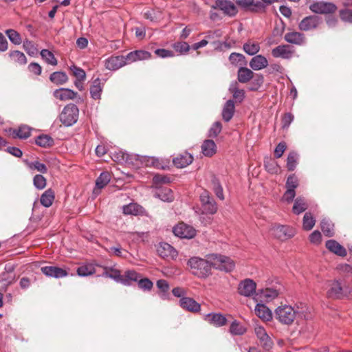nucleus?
<instances>
[{"mask_svg": "<svg viewBox=\"0 0 352 352\" xmlns=\"http://www.w3.org/2000/svg\"><path fill=\"white\" fill-rule=\"evenodd\" d=\"M322 22L321 18L316 15H311L304 18L299 23L298 28L301 31H309L316 29Z\"/></svg>", "mask_w": 352, "mask_h": 352, "instance_id": "10", "label": "nucleus"}, {"mask_svg": "<svg viewBox=\"0 0 352 352\" xmlns=\"http://www.w3.org/2000/svg\"><path fill=\"white\" fill-rule=\"evenodd\" d=\"M309 8L313 12L327 14L335 12L337 7L332 3L319 1L310 5Z\"/></svg>", "mask_w": 352, "mask_h": 352, "instance_id": "8", "label": "nucleus"}, {"mask_svg": "<svg viewBox=\"0 0 352 352\" xmlns=\"http://www.w3.org/2000/svg\"><path fill=\"white\" fill-rule=\"evenodd\" d=\"M256 315L264 321H270L272 319L271 310L264 304L258 303L254 309Z\"/></svg>", "mask_w": 352, "mask_h": 352, "instance_id": "25", "label": "nucleus"}, {"mask_svg": "<svg viewBox=\"0 0 352 352\" xmlns=\"http://www.w3.org/2000/svg\"><path fill=\"white\" fill-rule=\"evenodd\" d=\"M284 39L289 43L297 45H302L306 42L305 35L298 32H290L285 34Z\"/></svg>", "mask_w": 352, "mask_h": 352, "instance_id": "21", "label": "nucleus"}, {"mask_svg": "<svg viewBox=\"0 0 352 352\" xmlns=\"http://www.w3.org/2000/svg\"><path fill=\"white\" fill-rule=\"evenodd\" d=\"M102 87L101 85V80L99 78H96L90 87L91 97L94 100L100 98Z\"/></svg>", "mask_w": 352, "mask_h": 352, "instance_id": "34", "label": "nucleus"}, {"mask_svg": "<svg viewBox=\"0 0 352 352\" xmlns=\"http://www.w3.org/2000/svg\"><path fill=\"white\" fill-rule=\"evenodd\" d=\"M212 184L213 190H214L216 196L219 199L223 200L224 199L223 190V188H222L219 179H217L216 177H214L212 179Z\"/></svg>", "mask_w": 352, "mask_h": 352, "instance_id": "55", "label": "nucleus"}, {"mask_svg": "<svg viewBox=\"0 0 352 352\" xmlns=\"http://www.w3.org/2000/svg\"><path fill=\"white\" fill-rule=\"evenodd\" d=\"M256 285L250 278L241 281L238 287L239 294L241 296L249 297L255 293Z\"/></svg>", "mask_w": 352, "mask_h": 352, "instance_id": "11", "label": "nucleus"}, {"mask_svg": "<svg viewBox=\"0 0 352 352\" xmlns=\"http://www.w3.org/2000/svg\"><path fill=\"white\" fill-rule=\"evenodd\" d=\"M216 6L222 10L225 14L229 16H234L237 10L233 3L228 0H217Z\"/></svg>", "mask_w": 352, "mask_h": 352, "instance_id": "20", "label": "nucleus"}, {"mask_svg": "<svg viewBox=\"0 0 352 352\" xmlns=\"http://www.w3.org/2000/svg\"><path fill=\"white\" fill-rule=\"evenodd\" d=\"M179 306L186 311L192 313L199 312L201 310V305L190 297H183L179 299Z\"/></svg>", "mask_w": 352, "mask_h": 352, "instance_id": "12", "label": "nucleus"}, {"mask_svg": "<svg viewBox=\"0 0 352 352\" xmlns=\"http://www.w3.org/2000/svg\"><path fill=\"white\" fill-rule=\"evenodd\" d=\"M53 96L61 101H65L74 99L77 93L70 89L62 87L56 89L53 92Z\"/></svg>", "mask_w": 352, "mask_h": 352, "instance_id": "17", "label": "nucleus"}, {"mask_svg": "<svg viewBox=\"0 0 352 352\" xmlns=\"http://www.w3.org/2000/svg\"><path fill=\"white\" fill-rule=\"evenodd\" d=\"M151 56V54L144 50H135L129 53L126 55V60L129 64L138 60H146L150 58Z\"/></svg>", "mask_w": 352, "mask_h": 352, "instance_id": "26", "label": "nucleus"}, {"mask_svg": "<svg viewBox=\"0 0 352 352\" xmlns=\"http://www.w3.org/2000/svg\"><path fill=\"white\" fill-rule=\"evenodd\" d=\"M222 125L220 122H215L209 130L208 135L212 138H216L221 131Z\"/></svg>", "mask_w": 352, "mask_h": 352, "instance_id": "63", "label": "nucleus"}, {"mask_svg": "<svg viewBox=\"0 0 352 352\" xmlns=\"http://www.w3.org/2000/svg\"><path fill=\"white\" fill-rule=\"evenodd\" d=\"M23 47L25 51L31 56H34L38 54V49L31 41L25 40L23 41Z\"/></svg>", "mask_w": 352, "mask_h": 352, "instance_id": "56", "label": "nucleus"}, {"mask_svg": "<svg viewBox=\"0 0 352 352\" xmlns=\"http://www.w3.org/2000/svg\"><path fill=\"white\" fill-rule=\"evenodd\" d=\"M250 87V91H257L264 82V77L261 74H254Z\"/></svg>", "mask_w": 352, "mask_h": 352, "instance_id": "45", "label": "nucleus"}, {"mask_svg": "<svg viewBox=\"0 0 352 352\" xmlns=\"http://www.w3.org/2000/svg\"><path fill=\"white\" fill-rule=\"evenodd\" d=\"M170 182V178L164 175L157 174L153 178V184L155 186L156 188H160L159 185L168 184Z\"/></svg>", "mask_w": 352, "mask_h": 352, "instance_id": "59", "label": "nucleus"}, {"mask_svg": "<svg viewBox=\"0 0 352 352\" xmlns=\"http://www.w3.org/2000/svg\"><path fill=\"white\" fill-rule=\"evenodd\" d=\"M30 128L28 126L23 125L17 129H14L12 132L14 138L27 139L30 136Z\"/></svg>", "mask_w": 352, "mask_h": 352, "instance_id": "41", "label": "nucleus"}, {"mask_svg": "<svg viewBox=\"0 0 352 352\" xmlns=\"http://www.w3.org/2000/svg\"><path fill=\"white\" fill-rule=\"evenodd\" d=\"M126 64V56H111L105 60L104 66L109 70L116 71Z\"/></svg>", "mask_w": 352, "mask_h": 352, "instance_id": "9", "label": "nucleus"}, {"mask_svg": "<svg viewBox=\"0 0 352 352\" xmlns=\"http://www.w3.org/2000/svg\"><path fill=\"white\" fill-rule=\"evenodd\" d=\"M155 197L166 202H171L174 199V195L172 190L166 187L157 188L155 192Z\"/></svg>", "mask_w": 352, "mask_h": 352, "instance_id": "29", "label": "nucleus"}, {"mask_svg": "<svg viewBox=\"0 0 352 352\" xmlns=\"http://www.w3.org/2000/svg\"><path fill=\"white\" fill-rule=\"evenodd\" d=\"M238 6L243 8H250L252 11L258 12L265 8V5L261 1L254 2V0H236Z\"/></svg>", "mask_w": 352, "mask_h": 352, "instance_id": "27", "label": "nucleus"}, {"mask_svg": "<svg viewBox=\"0 0 352 352\" xmlns=\"http://www.w3.org/2000/svg\"><path fill=\"white\" fill-rule=\"evenodd\" d=\"M298 160V155L295 151H292L289 153L287 159V167L290 171L294 170L297 164Z\"/></svg>", "mask_w": 352, "mask_h": 352, "instance_id": "51", "label": "nucleus"}, {"mask_svg": "<svg viewBox=\"0 0 352 352\" xmlns=\"http://www.w3.org/2000/svg\"><path fill=\"white\" fill-rule=\"evenodd\" d=\"M70 70L72 72L73 75L76 77V79L85 80L86 74L82 69L73 65L70 67Z\"/></svg>", "mask_w": 352, "mask_h": 352, "instance_id": "64", "label": "nucleus"}, {"mask_svg": "<svg viewBox=\"0 0 352 352\" xmlns=\"http://www.w3.org/2000/svg\"><path fill=\"white\" fill-rule=\"evenodd\" d=\"M201 151L205 156H212L217 151V146L214 142L212 140H205L201 145Z\"/></svg>", "mask_w": 352, "mask_h": 352, "instance_id": "32", "label": "nucleus"}, {"mask_svg": "<svg viewBox=\"0 0 352 352\" xmlns=\"http://www.w3.org/2000/svg\"><path fill=\"white\" fill-rule=\"evenodd\" d=\"M254 77V72L245 67L241 66L237 72V80L241 83L249 82Z\"/></svg>", "mask_w": 352, "mask_h": 352, "instance_id": "30", "label": "nucleus"}, {"mask_svg": "<svg viewBox=\"0 0 352 352\" xmlns=\"http://www.w3.org/2000/svg\"><path fill=\"white\" fill-rule=\"evenodd\" d=\"M327 296L332 298H339L346 294L345 289L342 287L340 282L335 280L330 283Z\"/></svg>", "mask_w": 352, "mask_h": 352, "instance_id": "18", "label": "nucleus"}, {"mask_svg": "<svg viewBox=\"0 0 352 352\" xmlns=\"http://www.w3.org/2000/svg\"><path fill=\"white\" fill-rule=\"evenodd\" d=\"M78 114V107L72 103L68 104L63 108L59 116L60 121L66 126H72L77 122Z\"/></svg>", "mask_w": 352, "mask_h": 352, "instance_id": "3", "label": "nucleus"}, {"mask_svg": "<svg viewBox=\"0 0 352 352\" xmlns=\"http://www.w3.org/2000/svg\"><path fill=\"white\" fill-rule=\"evenodd\" d=\"M173 47L176 52L181 54L187 53L190 50V45L184 41L175 43Z\"/></svg>", "mask_w": 352, "mask_h": 352, "instance_id": "61", "label": "nucleus"}, {"mask_svg": "<svg viewBox=\"0 0 352 352\" xmlns=\"http://www.w3.org/2000/svg\"><path fill=\"white\" fill-rule=\"evenodd\" d=\"M157 252L159 255L162 257L174 256L176 251L173 246L168 243H161L157 248Z\"/></svg>", "mask_w": 352, "mask_h": 352, "instance_id": "33", "label": "nucleus"}, {"mask_svg": "<svg viewBox=\"0 0 352 352\" xmlns=\"http://www.w3.org/2000/svg\"><path fill=\"white\" fill-rule=\"evenodd\" d=\"M210 258L212 261V267L229 272L233 270L235 264L234 262L229 257L221 254H211Z\"/></svg>", "mask_w": 352, "mask_h": 352, "instance_id": "4", "label": "nucleus"}, {"mask_svg": "<svg viewBox=\"0 0 352 352\" xmlns=\"http://www.w3.org/2000/svg\"><path fill=\"white\" fill-rule=\"evenodd\" d=\"M230 332L232 335L241 336L246 332V328L236 320H234L230 327Z\"/></svg>", "mask_w": 352, "mask_h": 352, "instance_id": "47", "label": "nucleus"}, {"mask_svg": "<svg viewBox=\"0 0 352 352\" xmlns=\"http://www.w3.org/2000/svg\"><path fill=\"white\" fill-rule=\"evenodd\" d=\"M41 272L47 276L60 278L67 276V272L56 266H45L41 269Z\"/></svg>", "mask_w": 352, "mask_h": 352, "instance_id": "13", "label": "nucleus"}, {"mask_svg": "<svg viewBox=\"0 0 352 352\" xmlns=\"http://www.w3.org/2000/svg\"><path fill=\"white\" fill-rule=\"evenodd\" d=\"M10 56L16 63L25 65L27 63V58L25 54L18 50L12 51L10 53Z\"/></svg>", "mask_w": 352, "mask_h": 352, "instance_id": "57", "label": "nucleus"}, {"mask_svg": "<svg viewBox=\"0 0 352 352\" xmlns=\"http://www.w3.org/2000/svg\"><path fill=\"white\" fill-rule=\"evenodd\" d=\"M293 52L291 47L288 45H280L272 51V54L274 58H282L283 59H289L292 56Z\"/></svg>", "mask_w": 352, "mask_h": 352, "instance_id": "15", "label": "nucleus"}, {"mask_svg": "<svg viewBox=\"0 0 352 352\" xmlns=\"http://www.w3.org/2000/svg\"><path fill=\"white\" fill-rule=\"evenodd\" d=\"M141 207L137 204H129L122 207L123 213L125 214L137 215L140 212Z\"/></svg>", "mask_w": 352, "mask_h": 352, "instance_id": "53", "label": "nucleus"}, {"mask_svg": "<svg viewBox=\"0 0 352 352\" xmlns=\"http://www.w3.org/2000/svg\"><path fill=\"white\" fill-rule=\"evenodd\" d=\"M308 208L307 204L304 197H298L294 200L292 207V212L295 214H300L305 212Z\"/></svg>", "mask_w": 352, "mask_h": 352, "instance_id": "35", "label": "nucleus"}, {"mask_svg": "<svg viewBox=\"0 0 352 352\" xmlns=\"http://www.w3.org/2000/svg\"><path fill=\"white\" fill-rule=\"evenodd\" d=\"M40 54L42 58L49 65H56L58 64V61L55 58L54 54L48 50H42L40 52Z\"/></svg>", "mask_w": 352, "mask_h": 352, "instance_id": "48", "label": "nucleus"}, {"mask_svg": "<svg viewBox=\"0 0 352 352\" xmlns=\"http://www.w3.org/2000/svg\"><path fill=\"white\" fill-rule=\"evenodd\" d=\"M157 287L160 290L159 295L163 300L167 299L168 297V291L169 289V285L166 280L160 279L157 281Z\"/></svg>", "mask_w": 352, "mask_h": 352, "instance_id": "44", "label": "nucleus"}, {"mask_svg": "<svg viewBox=\"0 0 352 352\" xmlns=\"http://www.w3.org/2000/svg\"><path fill=\"white\" fill-rule=\"evenodd\" d=\"M273 234L280 240H285L294 236V231L289 228L279 225L273 228Z\"/></svg>", "mask_w": 352, "mask_h": 352, "instance_id": "23", "label": "nucleus"}, {"mask_svg": "<svg viewBox=\"0 0 352 352\" xmlns=\"http://www.w3.org/2000/svg\"><path fill=\"white\" fill-rule=\"evenodd\" d=\"M96 267H99V265L89 263L80 266L77 269V274L80 276H87L94 274L96 272Z\"/></svg>", "mask_w": 352, "mask_h": 352, "instance_id": "36", "label": "nucleus"}, {"mask_svg": "<svg viewBox=\"0 0 352 352\" xmlns=\"http://www.w3.org/2000/svg\"><path fill=\"white\" fill-rule=\"evenodd\" d=\"M50 80L57 85H63L68 80L67 75L63 72H53L50 76Z\"/></svg>", "mask_w": 352, "mask_h": 352, "instance_id": "40", "label": "nucleus"}, {"mask_svg": "<svg viewBox=\"0 0 352 352\" xmlns=\"http://www.w3.org/2000/svg\"><path fill=\"white\" fill-rule=\"evenodd\" d=\"M229 91L232 94L233 98L238 102H241L245 98V91L243 89L238 88V83L233 82L230 84Z\"/></svg>", "mask_w": 352, "mask_h": 352, "instance_id": "39", "label": "nucleus"}, {"mask_svg": "<svg viewBox=\"0 0 352 352\" xmlns=\"http://www.w3.org/2000/svg\"><path fill=\"white\" fill-rule=\"evenodd\" d=\"M274 318L280 324L286 326L293 324L295 320L298 318L307 319L305 312L300 310L298 307H295L291 305H283L276 308L274 311Z\"/></svg>", "mask_w": 352, "mask_h": 352, "instance_id": "1", "label": "nucleus"}, {"mask_svg": "<svg viewBox=\"0 0 352 352\" xmlns=\"http://www.w3.org/2000/svg\"><path fill=\"white\" fill-rule=\"evenodd\" d=\"M243 49L248 55L253 56L260 50V45L258 43L248 41L243 44Z\"/></svg>", "mask_w": 352, "mask_h": 352, "instance_id": "46", "label": "nucleus"}, {"mask_svg": "<svg viewBox=\"0 0 352 352\" xmlns=\"http://www.w3.org/2000/svg\"><path fill=\"white\" fill-rule=\"evenodd\" d=\"M201 205V213L203 214H214L217 211V205L215 200L209 195L208 191H204L200 195Z\"/></svg>", "mask_w": 352, "mask_h": 352, "instance_id": "5", "label": "nucleus"}, {"mask_svg": "<svg viewBox=\"0 0 352 352\" xmlns=\"http://www.w3.org/2000/svg\"><path fill=\"white\" fill-rule=\"evenodd\" d=\"M326 248L333 254L344 257L346 255V250L336 240L330 239L325 243Z\"/></svg>", "mask_w": 352, "mask_h": 352, "instance_id": "19", "label": "nucleus"}, {"mask_svg": "<svg viewBox=\"0 0 352 352\" xmlns=\"http://www.w3.org/2000/svg\"><path fill=\"white\" fill-rule=\"evenodd\" d=\"M6 34L8 36L10 42L14 45H20L22 42L21 37L16 30L10 29L6 31Z\"/></svg>", "mask_w": 352, "mask_h": 352, "instance_id": "54", "label": "nucleus"}, {"mask_svg": "<svg viewBox=\"0 0 352 352\" xmlns=\"http://www.w3.org/2000/svg\"><path fill=\"white\" fill-rule=\"evenodd\" d=\"M316 220L311 213L306 212L302 219V227L305 230H311L315 226Z\"/></svg>", "mask_w": 352, "mask_h": 352, "instance_id": "50", "label": "nucleus"}, {"mask_svg": "<svg viewBox=\"0 0 352 352\" xmlns=\"http://www.w3.org/2000/svg\"><path fill=\"white\" fill-rule=\"evenodd\" d=\"M267 65L268 61L267 58L262 55H256L254 56L250 62V67L256 71L264 69Z\"/></svg>", "mask_w": 352, "mask_h": 352, "instance_id": "28", "label": "nucleus"}, {"mask_svg": "<svg viewBox=\"0 0 352 352\" xmlns=\"http://www.w3.org/2000/svg\"><path fill=\"white\" fill-rule=\"evenodd\" d=\"M101 275L113 279L118 283H122L125 285H128L127 280H124V277L120 274V270L117 269L104 267L103 272Z\"/></svg>", "mask_w": 352, "mask_h": 352, "instance_id": "16", "label": "nucleus"}, {"mask_svg": "<svg viewBox=\"0 0 352 352\" xmlns=\"http://www.w3.org/2000/svg\"><path fill=\"white\" fill-rule=\"evenodd\" d=\"M24 162L29 168V169L32 170H37L41 173H46L47 171V168L45 164L40 162L38 160L30 162L28 160H24Z\"/></svg>", "mask_w": 352, "mask_h": 352, "instance_id": "42", "label": "nucleus"}, {"mask_svg": "<svg viewBox=\"0 0 352 352\" xmlns=\"http://www.w3.org/2000/svg\"><path fill=\"white\" fill-rule=\"evenodd\" d=\"M262 296L267 300H272L278 296V292L274 289L267 288L262 292Z\"/></svg>", "mask_w": 352, "mask_h": 352, "instance_id": "62", "label": "nucleus"}, {"mask_svg": "<svg viewBox=\"0 0 352 352\" xmlns=\"http://www.w3.org/2000/svg\"><path fill=\"white\" fill-rule=\"evenodd\" d=\"M113 161L118 163L132 162L133 160H138V155H130L122 151H115L111 154Z\"/></svg>", "mask_w": 352, "mask_h": 352, "instance_id": "22", "label": "nucleus"}, {"mask_svg": "<svg viewBox=\"0 0 352 352\" xmlns=\"http://www.w3.org/2000/svg\"><path fill=\"white\" fill-rule=\"evenodd\" d=\"M204 320L210 324L217 327H220L225 325L227 322V319L225 316L221 314L210 313L204 315Z\"/></svg>", "mask_w": 352, "mask_h": 352, "instance_id": "14", "label": "nucleus"}, {"mask_svg": "<svg viewBox=\"0 0 352 352\" xmlns=\"http://www.w3.org/2000/svg\"><path fill=\"white\" fill-rule=\"evenodd\" d=\"M208 258L210 261L197 256L191 257L187 262L190 272L200 278H206L209 276L212 265L210 256Z\"/></svg>", "mask_w": 352, "mask_h": 352, "instance_id": "2", "label": "nucleus"}, {"mask_svg": "<svg viewBox=\"0 0 352 352\" xmlns=\"http://www.w3.org/2000/svg\"><path fill=\"white\" fill-rule=\"evenodd\" d=\"M54 199V192L52 189L49 188L41 195L40 201L44 207L48 208L52 206Z\"/></svg>", "mask_w": 352, "mask_h": 352, "instance_id": "37", "label": "nucleus"}, {"mask_svg": "<svg viewBox=\"0 0 352 352\" xmlns=\"http://www.w3.org/2000/svg\"><path fill=\"white\" fill-rule=\"evenodd\" d=\"M254 332L257 338L259 340L261 346L266 351H270L272 349L274 345L273 341L267 334L264 327L261 326H256L254 328Z\"/></svg>", "mask_w": 352, "mask_h": 352, "instance_id": "6", "label": "nucleus"}, {"mask_svg": "<svg viewBox=\"0 0 352 352\" xmlns=\"http://www.w3.org/2000/svg\"><path fill=\"white\" fill-rule=\"evenodd\" d=\"M111 180V175L108 172H102L96 179V186L98 189L103 188Z\"/></svg>", "mask_w": 352, "mask_h": 352, "instance_id": "49", "label": "nucleus"}, {"mask_svg": "<svg viewBox=\"0 0 352 352\" xmlns=\"http://www.w3.org/2000/svg\"><path fill=\"white\" fill-rule=\"evenodd\" d=\"M33 184L36 188L42 190L46 186V179L42 175H36L33 179Z\"/></svg>", "mask_w": 352, "mask_h": 352, "instance_id": "58", "label": "nucleus"}, {"mask_svg": "<svg viewBox=\"0 0 352 352\" xmlns=\"http://www.w3.org/2000/svg\"><path fill=\"white\" fill-rule=\"evenodd\" d=\"M334 225L327 219H323L320 222V228L323 234L328 237H331L334 235Z\"/></svg>", "mask_w": 352, "mask_h": 352, "instance_id": "38", "label": "nucleus"}, {"mask_svg": "<svg viewBox=\"0 0 352 352\" xmlns=\"http://www.w3.org/2000/svg\"><path fill=\"white\" fill-rule=\"evenodd\" d=\"M235 111L234 102L232 100H228L222 110V118L225 122H229L233 117Z\"/></svg>", "mask_w": 352, "mask_h": 352, "instance_id": "31", "label": "nucleus"}, {"mask_svg": "<svg viewBox=\"0 0 352 352\" xmlns=\"http://www.w3.org/2000/svg\"><path fill=\"white\" fill-rule=\"evenodd\" d=\"M175 236L184 239H192L196 235V230L191 226L180 223L173 228Z\"/></svg>", "mask_w": 352, "mask_h": 352, "instance_id": "7", "label": "nucleus"}, {"mask_svg": "<svg viewBox=\"0 0 352 352\" xmlns=\"http://www.w3.org/2000/svg\"><path fill=\"white\" fill-rule=\"evenodd\" d=\"M229 60L234 66H243L246 65L245 57L239 53H231L229 56Z\"/></svg>", "mask_w": 352, "mask_h": 352, "instance_id": "43", "label": "nucleus"}, {"mask_svg": "<svg viewBox=\"0 0 352 352\" xmlns=\"http://www.w3.org/2000/svg\"><path fill=\"white\" fill-rule=\"evenodd\" d=\"M193 157L188 153H184L173 158V162L177 168L186 167L192 162Z\"/></svg>", "mask_w": 352, "mask_h": 352, "instance_id": "24", "label": "nucleus"}, {"mask_svg": "<svg viewBox=\"0 0 352 352\" xmlns=\"http://www.w3.org/2000/svg\"><path fill=\"white\" fill-rule=\"evenodd\" d=\"M37 145L41 147H47L53 144V139L47 135H40L35 140Z\"/></svg>", "mask_w": 352, "mask_h": 352, "instance_id": "52", "label": "nucleus"}, {"mask_svg": "<svg viewBox=\"0 0 352 352\" xmlns=\"http://www.w3.org/2000/svg\"><path fill=\"white\" fill-rule=\"evenodd\" d=\"M298 186V179L295 175H289L286 181V188L295 190Z\"/></svg>", "mask_w": 352, "mask_h": 352, "instance_id": "60", "label": "nucleus"}]
</instances>
